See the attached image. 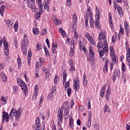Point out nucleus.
Instances as JSON below:
<instances>
[{"label": "nucleus", "instance_id": "nucleus-54", "mask_svg": "<svg viewBox=\"0 0 130 130\" xmlns=\"http://www.w3.org/2000/svg\"><path fill=\"white\" fill-rule=\"evenodd\" d=\"M46 42L48 45V47L49 48H50V45L49 44V40H48V39H46Z\"/></svg>", "mask_w": 130, "mask_h": 130}, {"label": "nucleus", "instance_id": "nucleus-61", "mask_svg": "<svg viewBox=\"0 0 130 130\" xmlns=\"http://www.w3.org/2000/svg\"><path fill=\"white\" fill-rule=\"evenodd\" d=\"M124 27L126 29H128L127 28H128V24H127V22L126 21L124 22Z\"/></svg>", "mask_w": 130, "mask_h": 130}, {"label": "nucleus", "instance_id": "nucleus-19", "mask_svg": "<svg viewBox=\"0 0 130 130\" xmlns=\"http://www.w3.org/2000/svg\"><path fill=\"white\" fill-rule=\"evenodd\" d=\"M32 31L35 35H38V34H39V29L36 27L34 28Z\"/></svg>", "mask_w": 130, "mask_h": 130}, {"label": "nucleus", "instance_id": "nucleus-41", "mask_svg": "<svg viewBox=\"0 0 130 130\" xmlns=\"http://www.w3.org/2000/svg\"><path fill=\"white\" fill-rule=\"evenodd\" d=\"M17 61L18 63V68H20V66H21V64L22 63L21 62V58L20 57H17Z\"/></svg>", "mask_w": 130, "mask_h": 130}, {"label": "nucleus", "instance_id": "nucleus-58", "mask_svg": "<svg viewBox=\"0 0 130 130\" xmlns=\"http://www.w3.org/2000/svg\"><path fill=\"white\" fill-rule=\"evenodd\" d=\"M54 84H56L57 83V75H55V78L54 79Z\"/></svg>", "mask_w": 130, "mask_h": 130}, {"label": "nucleus", "instance_id": "nucleus-33", "mask_svg": "<svg viewBox=\"0 0 130 130\" xmlns=\"http://www.w3.org/2000/svg\"><path fill=\"white\" fill-rule=\"evenodd\" d=\"M109 22L110 23V26L111 27H113V23H112V17L111 16H109Z\"/></svg>", "mask_w": 130, "mask_h": 130}, {"label": "nucleus", "instance_id": "nucleus-26", "mask_svg": "<svg viewBox=\"0 0 130 130\" xmlns=\"http://www.w3.org/2000/svg\"><path fill=\"white\" fill-rule=\"evenodd\" d=\"M89 23L91 28H94V19L93 18H90Z\"/></svg>", "mask_w": 130, "mask_h": 130}, {"label": "nucleus", "instance_id": "nucleus-23", "mask_svg": "<svg viewBox=\"0 0 130 130\" xmlns=\"http://www.w3.org/2000/svg\"><path fill=\"white\" fill-rule=\"evenodd\" d=\"M5 6L3 5L1 6V8L0 9V14L2 17H4V11L5 10Z\"/></svg>", "mask_w": 130, "mask_h": 130}, {"label": "nucleus", "instance_id": "nucleus-52", "mask_svg": "<svg viewBox=\"0 0 130 130\" xmlns=\"http://www.w3.org/2000/svg\"><path fill=\"white\" fill-rule=\"evenodd\" d=\"M47 99H48V100H49V101H51V100H53V96H52V95H49L47 96Z\"/></svg>", "mask_w": 130, "mask_h": 130}, {"label": "nucleus", "instance_id": "nucleus-36", "mask_svg": "<svg viewBox=\"0 0 130 130\" xmlns=\"http://www.w3.org/2000/svg\"><path fill=\"white\" fill-rule=\"evenodd\" d=\"M91 116H92V113H91V112H90L89 114V116H88V118H89L88 119V121H89L90 124H89V125H88V126H89V127H90V126H91Z\"/></svg>", "mask_w": 130, "mask_h": 130}, {"label": "nucleus", "instance_id": "nucleus-25", "mask_svg": "<svg viewBox=\"0 0 130 130\" xmlns=\"http://www.w3.org/2000/svg\"><path fill=\"white\" fill-rule=\"evenodd\" d=\"M107 66H108V64L107 63V61H106L105 66L103 68V71L105 73H107V71H108V68H107Z\"/></svg>", "mask_w": 130, "mask_h": 130}, {"label": "nucleus", "instance_id": "nucleus-40", "mask_svg": "<svg viewBox=\"0 0 130 130\" xmlns=\"http://www.w3.org/2000/svg\"><path fill=\"white\" fill-rule=\"evenodd\" d=\"M19 24L18 23H16L15 24H14V30L15 32H17L18 31V25Z\"/></svg>", "mask_w": 130, "mask_h": 130}, {"label": "nucleus", "instance_id": "nucleus-51", "mask_svg": "<svg viewBox=\"0 0 130 130\" xmlns=\"http://www.w3.org/2000/svg\"><path fill=\"white\" fill-rule=\"evenodd\" d=\"M49 75H50V74H49V73H48V72H46L45 77H46V81H49V79L48 78V76H49Z\"/></svg>", "mask_w": 130, "mask_h": 130}, {"label": "nucleus", "instance_id": "nucleus-8", "mask_svg": "<svg viewBox=\"0 0 130 130\" xmlns=\"http://www.w3.org/2000/svg\"><path fill=\"white\" fill-rule=\"evenodd\" d=\"M89 57H88V61H90V62H91V61H93V60H94V53H93V51H92V47H89Z\"/></svg>", "mask_w": 130, "mask_h": 130}, {"label": "nucleus", "instance_id": "nucleus-21", "mask_svg": "<svg viewBox=\"0 0 130 130\" xmlns=\"http://www.w3.org/2000/svg\"><path fill=\"white\" fill-rule=\"evenodd\" d=\"M75 48V46L73 45V48L71 47V51L70 52V56H73V55L75 54V52L74 51V48Z\"/></svg>", "mask_w": 130, "mask_h": 130}, {"label": "nucleus", "instance_id": "nucleus-17", "mask_svg": "<svg viewBox=\"0 0 130 130\" xmlns=\"http://www.w3.org/2000/svg\"><path fill=\"white\" fill-rule=\"evenodd\" d=\"M105 38V35L104 34H102L101 35H99L98 39L99 41H102V40H104Z\"/></svg>", "mask_w": 130, "mask_h": 130}, {"label": "nucleus", "instance_id": "nucleus-1", "mask_svg": "<svg viewBox=\"0 0 130 130\" xmlns=\"http://www.w3.org/2000/svg\"><path fill=\"white\" fill-rule=\"evenodd\" d=\"M98 48H101L102 47L103 50H101L99 52L100 54V58L103 57L104 55V52H108V47L107 45V42L105 40L102 44V42L100 41L98 43V45L97 46Z\"/></svg>", "mask_w": 130, "mask_h": 130}, {"label": "nucleus", "instance_id": "nucleus-4", "mask_svg": "<svg viewBox=\"0 0 130 130\" xmlns=\"http://www.w3.org/2000/svg\"><path fill=\"white\" fill-rule=\"evenodd\" d=\"M95 21L94 22L95 28H101V24L100 23V11H97V13L95 14Z\"/></svg>", "mask_w": 130, "mask_h": 130}, {"label": "nucleus", "instance_id": "nucleus-28", "mask_svg": "<svg viewBox=\"0 0 130 130\" xmlns=\"http://www.w3.org/2000/svg\"><path fill=\"white\" fill-rule=\"evenodd\" d=\"M105 109L104 110V112L106 113V111L107 112H109V111H110V109H109V107H108L107 106V105H105Z\"/></svg>", "mask_w": 130, "mask_h": 130}, {"label": "nucleus", "instance_id": "nucleus-46", "mask_svg": "<svg viewBox=\"0 0 130 130\" xmlns=\"http://www.w3.org/2000/svg\"><path fill=\"white\" fill-rule=\"evenodd\" d=\"M68 77V74H67V70H64L63 71V78H67Z\"/></svg>", "mask_w": 130, "mask_h": 130}, {"label": "nucleus", "instance_id": "nucleus-2", "mask_svg": "<svg viewBox=\"0 0 130 130\" xmlns=\"http://www.w3.org/2000/svg\"><path fill=\"white\" fill-rule=\"evenodd\" d=\"M14 109H12L10 113L9 114L8 113H6L5 111H3V115H2V122H4L5 121V120H6L7 122H9V120L10 119V116H14Z\"/></svg>", "mask_w": 130, "mask_h": 130}, {"label": "nucleus", "instance_id": "nucleus-48", "mask_svg": "<svg viewBox=\"0 0 130 130\" xmlns=\"http://www.w3.org/2000/svg\"><path fill=\"white\" fill-rule=\"evenodd\" d=\"M32 55V51H31V49H29L28 52L27 56L28 57L31 58V56Z\"/></svg>", "mask_w": 130, "mask_h": 130}, {"label": "nucleus", "instance_id": "nucleus-9", "mask_svg": "<svg viewBox=\"0 0 130 130\" xmlns=\"http://www.w3.org/2000/svg\"><path fill=\"white\" fill-rule=\"evenodd\" d=\"M3 44L4 46V53H5V55L8 56L9 54H10L9 52V45L7 42H4Z\"/></svg>", "mask_w": 130, "mask_h": 130}, {"label": "nucleus", "instance_id": "nucleus-35", "mask_svg": "<svg viewBox=\"0 0 130 130\" xmlns=\"http://www.w3.org/2000/svg\"><path fill=\"white\" fill-rule=\"evenodd\" d=\"M63 106L66 107L67 106L66 109H69L70 108V106H69V102L67 101H65L63 104Z\"/></svg>", "mask_w": 130, "mask_h": 130}, {"label": "nucleus", "instance_id": "nucleus-3", "mask_svg": "<svg viewBox=\"0 0 130 130\" xmlns=\"http://www.w3.org/2000/svg\"><path fill=\"white\" fill-rule=\"evenodd\" d=\"M17 81V84L20 85L24 93L25 94L28 93V88L27 87V85H26L25 82H23V81H20V78H18Z\"/></svg>", "mask_w": 130, "mask_h": 130}, {"label": "nucleus", "instance_id": "nucleus-42", "mask_svg": "<svg viewBox=\"0 0 130 130\" xmlns=\"http://www.w3.org/2000/svg\"><path fill=\"white\" fill-rule=\"evenodd\" d=\"M54 22L55 23L56 25H60V24H61V22H60V21H59L58 19H57L56 18H55Z\"/></svg>", "mask_w": 130, "mask_h": 130}, {"label": "nucleus", "instance_id": "nucleus-27", "mask_svg": "<svg viewBox=\"0 0 130 130\" xmlns=\"http://www.w3.org/2000/svg\"><path fill=\"white\" fill-rule=\"evenodd\" d=\"M78 35V34H77V31L75 30L74 31V38L73 39V43L74 44H75V43H76V42H75V39H78V37H77Z\"/></svg>", "mask_w": 130, "mask_h": 130}, {"label": "nucleus", "instance_id": "nucleus-10", "mask_svg": "<svg viewBox=\"0 0 130 130\" xmlns=\"http://www.w3.org/2000/svg\"><path fill=\"white\" fill-rule=\"evenodd\" d=\"M74 89H75L76 91H79V89H80V79L77 77L76 80H74Z\"/></svg>", "mask_w": 130, "mask_h": 130}, {"label": "nucleus", "instance_id": "nucleus-55", "mask_svg": "<svg viewBox=\"0 0 130 130\" xmlns=\"http://www.w3.org/2000/svg\"><path fill=\"white\" fill-rule=\"evenodd\" d=\"M117 78V75H115L114 74L112 76L113 82H114L115 80H116Z\"/></svg>", "mask_w": 130, "mask_h": 130}, {"label": "nucleus", "instance_id": "nucleus-32", "mask_svg": "<svg viewBox=\"0 0 130 130\" xmlns=\"http://www.w3.org/2000/svg\"><path fill=\"white\" fill-rule=\"evenodd\" d=\"M59 31L60 32V33H61L62 36H63V37H64V36H66V31L63 30V29H62V28L61 27L59 28Z\"/></svg>", "mask_w": 130, "mask_h": 130}, {"label": "nucleus", "instance_id": "nucleus-14", "mask_svg": "<svg viewBox=\"0 0 130 130\" xmlns=\"http://www.w3.org/2000/svg\"><path fill=\"white\" fill-rule=\"evenodd\" d=\"M106 88V85H104V86L102 88V90L101 91V96L104 97V94L105 93V90Z\"/></svg>", "mask_w": 130, "mask_h": 130}, {"label": "nucleus", "instance_id": "nucleus-56", "mask_svg": "<svg viewBox=\"0 0 130 130\" xmlns=\"http://www.w3.org/2000/svg\"><path fill=\"white\" fill-rule=\"evenodd\" d=\"M71 0H67L66 2V4L68 6V7H70V6H71Z\"/></svg>", "mask_w": 130, "mask_h": 130}, {"label": "nucleus", "instance_id": "nucleus-43", "mask_svg": "<svg viewBox=\"0 0 130 130\" xmlns=\"http://www.w3.org/2000/svg\"><path fill=\"white\" fill-rule=\"evenodd\" d=\"M114 75H115L116 76H117V75H119V74H120V72L119 71V70H117L116 69L114 70Z\"/></svg>", "mask_w": 130, "mask_h": 130}, {"label": "nucleus", "instance_id": "nucleus-11", "mask_svg": "<svg viewBox=\"0 0 130 130\" xmlns=\"http://www.w3.org/2000/svg\"><path fill=\"white\" fill-rule=\"evenodd\" d=\"M85 37L87 38L88 40L90 42L91 44L94 45L95 44V42L93 40V37L90 35V34H87Z\"/></svg>", "mask_w": 130, "mask_h": 130}, {"label": "nucleus", "instance_id": "nucleus-60", "mask_svg": "<svg viewBox=\"0 0 130 130\" xmlns=\"http://www.w3.org/2000/svg\"><path fill=\"white\" fill-rule=\"evenodd\" d=\"M8 25L9 26H13V22L11 20H8Z\"/></svg>", "mask_w": 130, "mask_h": 130}, {"label": "nucleus", "instance_id": "nucleus-29", "mask_svg": "<svg viewBox=\"0 0 130 130\" xmlns=\"http://www.w3.org/2000/svg\"><path fill=\"white\" fill-rule=\"evenodd\" d=\"M107 95L105 96L106 99L107 100V101H108V99H109L110 97V91H109V90H108V89L107 91Z\"/></svg>", "mask_w": 130, "mask_h": 130}, {"label": "nucleus", "instance_id": "nucleus-59", "mask_svg": "<svg viewBox=\"0 0 130 130\" xmlns=\"http://www.w3.org/2000/svg\"><path fill=\"white\" fill-rule=\"evenodd\" d=\"M55 90H56V88L52 87V88L51 89V91L52 95V93H54V92H55Z\"/></svg>", "mask_w": 130, "mask_h": 130}, {"label": "nucleus", "instance_id": "nucleus-12", "mask_svg": "<svg viewBox=\"0 0 130 130\" xmlns=\"http://www.w3.org/2000/svg\"><path fill=\"white\" fill-rule=\"evenodd\" d=\"M38 88V85H36L35 86V94L33 95V98H35V99H36V97H37V95L38 94V89H37Z\"/></svg>", "mask_w": 130, "mask_h": 130}, {"label": "nucleus", "instance_id": "nucleus-13", "mask_svg": "<svg viewBox=\"0 0 130 130\" xmlns=\"http://www.w3.org/2000/svg\"><path fill=\"white\" fill-rule=\"evenodd\" d=\"M36 125L38 129L40 127V119L39 118V117H38L36 120Z\"/></svg>", "mask_w": 130, "mask_h": 130}, {"label": "nucleus", "instance_id": "nucleus-38", "mask_svg": "<svg viewBox=\"0 0 130 130\" xmlns=\"http://www.w3.org/2000/svg\"><path fill=\"white\" fill-rule=\"evenodd\" d=\"M36 47H37V50H40V49H42V48H41L42 45H41V44H40L39 43H38L37 44Z\"/></svg>", "mask_w": 130, "mask_h": 130}, {"label": "nucleus", "instance_id": "nucleus-39", "mask_svg": "<svg viewBox=\"0 0 130 130\" xmlns=\"http://www.w3.org/2000/svg\"><path fill=\"white\" fill-rule=\"evenodd\" d=\"M88 21H89V16H87V14H86V19H85V25H86V27L87 26V25H88Z\"/></svg>", "mask_w": 130, "mask_h": 130}, {"label": "nucleus", "instance_id": "nucleus-30", "mask_svg": "<svg viewBox=\"0 0 130 130\" xmlns=\"http://www.w3.org/2000/svg\"><path fill=\"white\" fill-rule=\"evenodd\" d=\"M58 114L57 115V118H62V111H61V110H58Z\"/></svg>", "mask_w": 130, "mask_h": 130}, {"label": "nucleus", "instance_id": "nucleus-24", "mask_svg": "<svg viewBox=\"0 0 130 130\" xmlns=\"http://www.w3.org/2000/svg\"><path fill=\"white\" fill-rule=\"evenodd\" d=\"M78 20V17L76 15V13H74L73 17V23H77Z\"/></svg>", "mask_w": 130, "mask_h": 130}, {"label": "nucleus", "instance_id": "nucleus-45", "mask_svg": "<svg viewBox=\"0 0 130 130\" xmlns=\"http://www.w3.org/2000/svg\"><path fill=\"white\" fill-rule=\"evenodd\" d=\"M125 30L126 31V36L127 37H128V36L129 35V32H130L129 29L125 28Z\"/></svg>", "mask_w": 130, "mask_h": 130}, {"label": "nucleus", "instance_id": "nucleus-47", "mask_svg": "<svg viewBox=\"0 0 130 130\" xmlns=\"http://www.w3.org/2000/svg\"><path fill=\"white\" fill-rule=\"evenodd\" d=\"M13 90H14L13 92L14 94H17V90H18V87L14 85L13 86Z\"/></svg>", "mask_w": 130, "mask_h": 130}, {"label": "nucleus", "instance_id": "nucleus-16", "mask_svg": "<svg viewBox=\"0 0 130 130\" xmlns=\"http://www.w3.org/2000/svg\"><path fill=\"white\" fill-rule=\"evenodd\" d=\"M83 85L86 87L87 86V82H88L86 80L87 76L86 75V74L83 75Z\"/></svg>", "mask_w": 130, "mask_h": 130}, {"label": "nucleus", "instance_id": "nucleus-20", "mask_svg": "<svg viewBox=\"0 0 130 130\" xmlns=\"http://www.w3.org/2000/svg\"><path fill=\"white\" fill-rule=\"evenodd\" d=\"M24 43L25 44V46H28V44H29L28 41V37L25 36L24 37Z\"/></svg>", "mask_w": 130, "mask_h": 130}, {"label": "nucleus", "instance_id": "nucleus-64", "mask_svg": "<svg viewBox=\"0 0 130 130\" xmlns=\"http://www.w3.org/2000/svg\"><path fill=\"white\" fill-rule=\"evenodd\" d=\"M43 72H44V73H46V72H48V70L46 69V68L43 67Z\"/></svg>", "mask_w": 130, "mask_h": 130}, {"label": "nucleus", "instance_id": "nucleus-62", "mask_svg": "<svg viewBox=\"0 0 130 130\" xmlns=\"http://www.w3.org/2000/svg\"><path fill=\"white\" fill-rule=\"evenodd\" d=\"M1 101L3 102H6V101H7V99H6V98L2 96V98H1Z\"/></svg>", "mask_w": 130, "mask_h": 130}, {"label": "nucleus", "instance_id": "nucleus-5", "mask_svg": "<svg viewBox=\"0 0 130 130\" xmlns=\"http://www.w3.org/2000/svg\"><path fill=\"white\" fill-rule=\"evenodd\" d=\"M39 12H38L36 13V15L37 16V19H39L40 18V16H41V14H42V12L44 11H45V5L44 4H39Z\"/></svg>", "mask_w": 130, "mask_h": 130}, {"label": "nucleus", "instance_id": "nucleus-57", "mask_svg": "<svg viewBox=\"0 0 130 130\" xmlns=\"http://www.w3.org/2000/svg\"><path fill=\"white\" fill-rule=\"evenodd\" d=\"M44 51L46 55H47V56H49V52L48 51V49L45 50Z\"/></svg>", "mask_w": 130, "mask_h": 130}, {"label": "nucleus", "instance_id": "nucleus-44", "mask_svg": "<svg viewBox=\"0 0 130 130\" xmlns=\"http://www.w3.org/2000/svg\"><path fill=\"white\" fill-rule=\"evenodd\" d=\"M68 109H69L65 108L64 115H68V114L70 113V110H69Z\"/></svg>", "mask_w": 130, "mask_h": 130}, {"label": "nucleus", "instance_id": "nucleus-18", "mask_svg": "<svg viewBox=\"0 0 130 130\" xmlns=\"http://www.w3.org/2000/svg\"><path fill=\"white\" fill-rule=\"evenodd\" d=\"M126 59H127V61H128V62H129V60H130V50H129V49H128V50H127Z\"/></svg>", "mask_w": 130, "mask_h": 130}, {"label": "nucleus", "instance_id": "nucleus-6", "mask_svg": "<svg viewBox=\"0 0 130 130\" xmlns=\"http://www.w3.org/2000/svg\"><path fill=\"white\" fill-rule=\"evenodd\" d=\"M22 111L23 110L22 109H21V108H19L18 110H15L13 115L14 116H16V120H19V119H20V117H21Z\"/></svg>", "mask_w": 130, "mask_h": 130}, {"label": "nucleus", "instance_id": "nucleus-49", "mask_svg": "<svg viewBox=\"0 0 130 130\" xmlns=\"http://www.w3.org/2000/svg\"><path fill=\"white\" fill-rule=\"evenodd\" d=\"M22 51L23 52L25 55H27V48H24L22 49Z\"/></svg>", "mask_w": 130, "mask_h": 130}, {"label": "nucleus", "instance_id": "nucleus-7", "mask_svg": "<svg viewBox=\"0 0 130 130\" xmlns=\"http://www.w3.org/2000/svg\"><path fill=\"white\" fill-rule=\"evenodd\" d=\"M69 87H70V81H67L65 83L64 90L65 91L67 90V94L70 96L72 94V89Z\"/></svg>", "mask_w": 130, "mask_h": 130}, {"label": "nucleus", "instance_id": "nucleus-34", "mask_svg": "<svg viewBox=\"0 0 130 130\" xmlns=\"http://www.w3.org/2000/svg\"><path fill=\"white\" fill-rule=\"evenodd\" d=\"M46 34H47V29L45 28L43 30H42L41 35H46Z\"/></svg>", "mask_w": 130, "mask_h": 130}, {"label": "nucleus", "instance_id": "nucleus-53", "mask_svg": "<svg viewBox=\"0 0 130 130\" xmlns=\"http://www.w3.org/2000/svg\"><path fill=\"white\" fill-rule=\"evenodd\" d=\"M125 70V64H124V63H122V71H123V72H124Z\"/></svg>", "mask_w": 130, "mask_h": 130}, {"label": "nucleus", "instance_id": "nucleus-50", "mask_svg": "<svg viewBox=\"0 0 130 130\" xmlns=\"http://www.w3.org/2000/svg\"><path fill=\"white\" fill-rule=\"evenodd\" d=\"M7 78L8 77H7V76H6V75H3V77H2L3 82H7L8 80Z\"/></svg>", "mask_w": 130, "mask_h": 130}, {"label": "nucleus", "instance_id": "nucleus-15", "mask_svg": "<svg viewBox=\"0 0 130 130\" xmlns=\"http://www.w3.org/2000/svg\"><path fill=\"white\" fill-rule=\"evenodd\" d=\"M69 125L71 126L72 129H73V126L74 125V119L72 117L69 118Z\"/></svg>", "mask_w": 130, "mask_h": 130}, {"label": "nucleus", "instance_id": "nucleus-63", "mask_svg": "<svg viewBox=\"0 0 130 130\" xmlns=\"http://www.w3.org/2000/svg\"><path fill=\"white\" fill-rule=\"evenodd\" d=\"M69 62L70 66H73V64H74V63H73V59H70L69 60Z\"/></svg>", "mask_w": 130, "mask_h": 130}, {"label": "nucleus", "instance_id": "nucleus-31", "mask_svg": "<svg viewBox=\"0 0 130 130\" xmlns=\"http://www.w3.org/2000/svg\"><path fill=\"white\" fill-rule=\"evenodd\" d=\"M52 53H57V51L55 49V47H54V43L52 44Z\"/></svg>", "mask_w": 130, "mask_h": 130}, {"label": "nucleus", "instance_id": "nucleus-22", "mask_svg": "<svg viewBox=\"0 0 130 130\" xmlns=\"http://www.w3.org/2000/svg\"><path fill=\"white\" fill-rule=\"evenodd\" d=\"M117 11H118V13L120 15H122V14H123V11H122V8H121V7H120V6H118Z\"/></svg>", "mask_w": 130, "mask_h": 130}, {"label": "nucleus", "instance_id": "nucleus-37", "mask_svg": "<svg viewBox=\"0 0 130 130\" xmlns=\"http://www.w3.org/2000/svg\"><path fill=\"white\" fill-rule=\"evenodd\" d=\"M77 22H73V25L72 28H73V31H76L77 30Z\"/></svg>", "mask_w": 130, "mask_h": 130}]
</instances>
